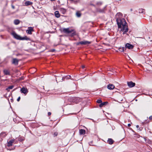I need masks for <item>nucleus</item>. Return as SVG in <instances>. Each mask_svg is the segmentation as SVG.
<instances>
[{
  "mask_svg": "<svg viewBox=\"0 0 152 152\" xmlns=\"http://www.w3.org/2000/svg\"><path fill=\"white\" fill-rule=\"evenodd\" d=\"M122 17V14L120 12L117 13L115 15L118 28L121 29L120 31L123 32V34H124L128 31V29L125 20L121 18Z\"/></svg>",
  "mask_w": 152,
  "mask_h": 152,
  "instance_id": "nucleus-1",
  "label": "nucleus"
},
{
  "mask_svg": "<svg viewBox=\"0 0 152 152\" xmlns=\"http://www.w3.org/2000/svg\"><path fill=\"white\" fill-rule=\"evenodd\" d=\"M63 32L66 34H69L72 33L73 31V30L72 29H70L69 28H64L63 30Z\"/></svg>",
  "mask_w": 152,
  "mask_h": 152,
  "instance_id": "nucleus-2",
  "label": "nucleus"
},
{
  "mask_svg": "<svg viewBox=\"0 0 152 152\" xmlns=\"http://www.w3.org/2000/svg\"><path fill=\"white\" fill-rule=\"evenodd\" d=\"M20 91L21 93H23L25 95H26L28 92L27 88L24 87L21 89Z\"/></svg>",
  "mask_w": 152,
  "mask_h": 152,
  "instance_id": "nucleus-3",
  "label": "nucleus"
},
{
  "mask_svg": "<svg viewBox=\"0 0 152 152\" xmlns=\"http://www.w3.org/2000/svg\"><path fill=\"white\" fill-rule=\"evenodd\" d=\"M12 34L15 38L17 39L20 40V39L21 38V37L20 36L18 35L15 32H13Z\"/></svg>",
  "mask_w": 152,
  "mask_h": 152,
  "instance_id": "nucleus-4",
  "label": "nucleus"
},
{
  "mask_svg": "<svg viewBox=\"0 0 152 152\" xmlns=\"http://www.w3.org/2000/svg\"><path fill=\"white\" fill-rule=\"evenodd\" d=\"M34 31L33 28L30 27L28 28V29L26 30V32L27 33L30 34H32V32L33 31Z\"/></svg>",
  "mask_w": 152,
  "mask_h": 152,
  "instance_id": "nucleus-5",
  "label": "nucleus"
},
{
  "mask_svg": "<svg viewBox=\"0 0 152 152\" xmlns=\"http://www.w3.org/2000/svg\"><path fill=\"white\" fill-rule=\"evenodd\" d=\"M127 83L128 86L130 88L133 87L135 85V83L133 82L132 81L127 82Z\"/></svg>",
  "mask_w": 152,
  "mask_h": 152,
  "instance_id": "nucleus-6",
  "label": "nucleus"
},
{
  "mask_svg": "<svg viewBox=\"0 0 152 152\" xmlns=\"http://www.w3.org/2000/svg\"><path fill=\"white\" fill-rule=\"evenodd\" d=\"M134 47V46L132 45H131L129 43H126L125 45V48H128L129 49H132Z\"/></svg>",
  "mask_w": 152,
  "mask_h": 152,
  "instance_id": "nucleus-7",
  "label": "nucleus"
},
{
  "mask_svg": "<svg viewBox=\"0 0 152 152\" xmlns=\"http://www.w3.org/2000/svg\"><path fill=\"white\" fill-rule=\"evenodd\" d=\"M90 43V42L87 41H81L79 42L78 43V45H79V44H80L81 45H87L89 44Z\"/></svg>",
  "mask_w": 152,
  "mask_h": 152,
  "instance_id": "nucleus-8",
  "label": "nucleus"
},
{
  "mask_svg": "<svg viewBox=\"0 0 152 152\" xmlns=\"http://www.w3.org/2000/svg\"><path fill=\"white\" fill-rule=\"evenodd\" d=\"M19 60L17 58H13L12 59V63L15 65H17L18 64Z\"/></svg>",
  "mask_w": 152,
  "mask_h": 152,
  "instance_id": "nucleus-9",
  "label": "nucleus"
},
{
  "mask_svg": "<svg viewBox=\"0 0 152 152\" xmlns=\"http://www.w3.org/2000/svg\"><path fill=\"white\" fill-rule=\"evenodd\" d=\"M107 88L109 89L112 90L115 88V86L113 84H109L107 86Z\"/></svg>",
  "mask_w": 152,
  "mask_h": 152,
  "instance_id": "nucleus-10",
  "label": "nucleus"
},
{
  "mask_svg": "<svg viewBox=\"0 0 152 152\" xmlns=\"http://www.w3.org/2000/svg\"><path fill=\"white\" fill-rule=\"evenodd\" d=\"M14 140H11L8 142L7 146L9 147L12 146V145L13 143L14 142Z\"/></svg>",
  "mask_w": 152,
  "mask_h": 152,
  "instance_id": "nucleus-11",
  "label": "nucleus"
},
{
  "mask_svg": "<svg viewBox=\"0 0 152 152\" xmlns=\"http://www.w3.org/2000/svg\"><path fill=\"white\" fill-rule=\"evenodd\" d=\"M7 134L5 132H2L0 134V137L1 138H4L6 136Z\"/></svg>",
  "mask_w": 152,
  "mask_h": 152,
  "instance_id": "nucleus-12",
  "label": "nucleus"
},
{
  "mask_svg": "<svg viewBox=\"0 0 152 152\" xmlns=\"http://www.w3.org/2000/svg\"><path fill=\"white\" fill-rule=\"evenodd\" d=\"M55 15L56 17L57 18H59L60 16V15L58 11H56L55 12Z\"/></svg>",
  "mask_w": 152,
  "mask_h": 152,
  "instance_id": "nucleus-13",
  "label": "nucleus"
},
{
  "mask_svg": "<svg viewBox=\"0 0 152 152\" xmlns=\"http://www.w3.org/2000/svg\"><path fill=\"white\" fill-rule=\"evenodd\" d=\"M60 10L63 14H64L66 12V10L63 8H60Z\"/></svg>",
  "mask_w": 152,
  "mask_h": 152,
  "instance_id": "nucleus-14",
  "label": "nucleus"
},
{
  "mask_svg": "<svg viewBox=\"0 0 152 152\" xmlns=\"http://www.w3.org/2000/svg\"><path fill=\"white\" fill-rule=\"evenodd\" d=\"M3 71L4 75H10V72L8 70L4 69Z\"/></svg>",
  "mask_w": 152,
  "mask_h": 152,
  "instance_id": "nucleus-15",
  "label": "nucleus"
},
{
  "mask_svg": "<svg viewBox=\"0 0 152 152\" xmlns=\"http://www.w3.org/2000/svg\"><path fill=\"white\" fill-rule=\"evenodd\" d=\"M108 142L110 144H112L114 142V141L113 140V139H108V140H107Z\"/></svg>",
  "mask_w": 152,
  "mask_h": 152,
  "instance_id": "nucleus-16",
  "label": "nucleus"
},
{
  "mask_svg": "<svg viewBox=\"0 0 152 152\" xmlns=\"http://www.w3.org/2000/svg\"><path fill=\"white\" fill-rule=\"evenodd\" d=\"M32 4V3L29 1H27L25 3V5L26 6H28Z\"/></svg>",
  "mask_w": 152,
  "mask_h": 152,
  "instance_id": "nucleus-17",
  "label": "nucleus"
},
{
  "mask_svg": "<svg viewBox=\"0 0 152 152\" xmlns=\"http://www.w3.org/2000/svg\"><path fill=\"white\" fill-rule=\"evenodd\" d=\"M14 87V86L13 85L9 86L7 88H6V90L8 91H9L10 90L12 89Z\"/></svg>",
  "mask_w": 152,
  "mask_h": 152,
  "instance_id": "nucleus-18",
  "label": "nucleus"
},
{
  "mask_svg": "<svg viewBox=\"0 0 152 152\" xmlns=\"http://www.w3.org/2000/svg\"><path fill=\"white\" fill-rule=\"evenodd\" d=\"M86 132L85 130L84 129H81L80 130V133L81 134H84Z\"/></svg>",
  "mask_w": 152,
  "mask_h": 152,
  "instance_id": "nucleus-19",
  "label": "nucleus"
},
{
  "mask_svg": "<svg viewBox=\"0 0 152 152\" xmlns=\"http://www.w3.org/2000/svg\"><path fill=\"white\" fill-rule=\"evenodd\" d=\"M29 40V38L27 37L26 36H25L24 37H21V38L20 39V40Z\"/></svg>",
  "mask_w": 152,
  "mask_h": 152,
  "instance_id": "nucleus-20",
  "label": "nucleus"
},
{
  "mask_svg": "<svg viewBox=\"0 0 152 152\" xmlns=\"http://www.w3.org/2000/svg\"><path fill=\"white\" fill-rule=\"evenodd\" d=\"M71 78V76L70 75L67 76L66 77H63L62 79V80H64L65 79H70Z\"/></svg>",
  "mask_w": 152,
  "mask_h": 152,
  "instance_id": "nucleus-21",
  "label": "nucleus"
},
{
  "mask_svg": "<svg viewBox=\"0 0 152 152\" xmlns=\"http://www.w3.org/2000/svg\"><path fill=\"white\" fill-rule=\"evenodd\" d=\"M108 103V102H104L103 103H101L99 105V106L100 107H102V106L104 105H106Z\"/></svg>",
  "mask_w": 152,
  "mask_h": 152,
  "instance_id": "nucleus-22",
  "label": "nucleus"
},
{
  "mask_svg": "<svg viewBox=\"0 0 152 152\" xmlns=\"http://www.w3.org/2000/svg\"><path fill=\"white\" fill-rule=\"evenodd\" d=\"M20 23V21L18 20H15L14 21V23L15 25H18Z\"/></svg>",
  "mask_w": 152,
  "mask_h": 152,
  "instance_id": "nucleus-23",
  "label": "nucleus"
},
{
  "mask_svg": "<svg viewBox=\"0 0 152 152\" xmlns=\"http://www.w3.org/2000/svg\"><path fill=\"white\" fill-rule=\"evenodd\" d=\"M76 15L77 17H79L81 16V14L79 12H77L76 13Z\"/></svg>",
  "mask_w": 152,
  "mask_h": 152,
  "instance_id": "nucleus-24",
  "label": "nucleus"
},
{
  "mask_svg": "<svg viewBox=\"0 0 152 152\" xmlns=\"http://www.w3.org/2000/svg\"><path fill=\"white\" fill-rule=\"evenodd\" d=\"M119 50L121 52H123L124 51V47H121L119 48Z\"/></svg>",
  "mask_w": 152,
  "mask_h": 152,
  "instance_id": "nucleus-25",
  "label": "nucleus"
},
{
  "mask_svg": "<svg viewBox=\"0 0 152 152\" xmlns=\"http://www.w3.org/2000/svg\"><path fill=\"white\" fill-rule=\"evenodd\" d=\"M73 99H74V100L72 101V102H75L76 103H77V101L76 102L75 101L78 99H79V98L77 97H74L73 98Z\"/></svg>",
  "mask_w": 152,
  "mask_h": 152,
  "instance_id": "nucleus-26",
  "label": "nucleus"
},
{
  "mask_svg": "<svg viewBox=\"0 0 152 152\" xmlns=\"http://www.w3.org/2000/svg\"><path fill=\"white\" fill-rule=\"evenodd\" d=\"M96 102L98 103H102V101L100 99H98V100H97V101H96Z\"/></svg>",
  "mask_w": 152,
  "mask_h": 152,
  "instance_id": "nucleus-27",
  "label": "nucleus"
},
{
  "mask_svg": "<svg viewBox=\"0 0 152 152\" xmlns=\"http://www.w3.org/2000/svg\"><path fill=\"white\" fill-rule=\"evenodd\" d=\"M58 134V133L57 132H55L54 134V136H56Z\"/></svg>",
  "mask_w": 152,
  "mask_h": 152,
  "instance_id": "nucleus-28",
  "label": "nucleus"
},
{
  "mask_svg": "<svg viewBox=\"0 0 152 152\" xmlns=\"http://www.w3.org/2000/svg\"><path fill=\"white\" fill-rule=\"evenodd\" d=\"M118 100H119V101H118V102H119V101H122L123 99L122 98H119L118 99Z\"/></svg>",
  "mask_w": 152,
  "mask_h": 152,
  "instance_id": "nucleus-29",
  "label": "nucleus"
},
{
  "mask_svg": "<svg viewBox=\"0 0 152 152\" xmlns=\"http://www.w3.org/2000/svg\"><path fill=\"white\" fill-rule=\"evenodd\" d=\"M102 4L101 2H98L97 3V4L98 5H100Z\"/></svg>",
  "mask_w": 152,
  "mask_h": 152,
  "instance_id": "nucleus-30",
  "label": "nucleus"
},
{
  "mask_svg": "<svg viewBox=\"0 0 152 152\" xmlns=\"http://www.w3.org/2000/svg\"><path fill=\"white\" fill-rule=\"evenodd\" d=\"M20 96L17 99V101L19 102L20 100Z\"/></svg>",
  "mask_w": 152,
  "mask_h": 152,
  "instance_id": "nucleus-31",
  "label": "nucleus"
},
{
  "mask_svg": "<svg viewBox=\"0 0 152 152\" xmlns=\"http://www.w3.org/2000/svg\"><path fill=\"white\" fill-rule=\"evenodd\" d=\"M51 113L50 112H49L48 113V116H50L51 115Z\"/></svg>",
  "mask_w": 152,
  "mask_h": 152,
  "instance_id": "nucleus-32",
  "label": "nucleus"
},
{
  "mask_svg": "<svg viewBox=\"0 0 152 152\" xmlns=\"http://www.w3.org/2000/svg\"><path fill=\"white\" fill-rule=\"evenodd\" d=\"M150 119H152V116H151L149 118Z\"/></svg>",
  "mask_w": 152,
  "mask_h": 152,
  "instance_id": "nucleus-33",
  "label": "nucleus"
},
{
  "mask_svg": "<svg viewBox=\"0 0 152 152\" xmlns=\"http://www.w3.org/2000/svg\"><path fill=\"white\" fill-rule=\"evenodd\" d=\"M85 67V66H84V65H83V66H82V68H84Z\"/></svg>",
  "mask_w": 152,
  "mask_h": 152,
  "instance_id": "nucleus-34",
  "label": "nucleus"
},
{
  "mask_svg": "<svg viewBox=\"0 0 152 152\" xmlns=\"http://www.w3.org/2000/svg\"><path fill=\"white\" fill-rule=\"evenodd\" d=\"M128 126L129 127L130 126H131V124H128Z\"/></svg>",
  "mask_w": 152,
  "mask_h": 152,
  "instance_id": "nucleus-35",
  "label": "nucleus"
},
{
  "mask_svg": "<svg viewBox=\"0 0 152 152\" xmlns=\"http://www.w3.org/2000/svg\"><path fill=\"white\" fill-rule=\"evenodd\" d=\"M55 50V49H52L51 51L52 52H54Z\"/></svg>",
  "mask_w": 152,
  "mask_h": 152,
  "instance_id": "nucleus-36",
  "label": "nucleus"
},
{
  "mask_svg": "<svg viewBox=\"0 0 152 152\" xmlns=\"http://www.w3.org/2000/svg\"><path fill=\"white\" fill-rule=\"evenodd\" d=\"M12 7L13 9L15 8V7L14 6H12Z\"/></svg>",
  "mask_w": 152,
  "mask_h": 152,
  "instance_id": "nucleus-37",
  "label": "nucleus"
},
{
  "mask_svg": "<svg viewBox=\"0 0 152 152\" xmlns=\"http://www.w3.org/2000/svg\"><path fill=\"white\" fill-rule=\"evenodd\" d=\"M136 127L137 128H138L139 127V126L138 125H137L136 126Z\"/></svg>",
  "mask_w": 152,
  "mask_h": 152,
  "instance_id": "nucleus-38",
  "label": "nucleus"
},
{
  "mask_svg": "<svg viewBox=\"0 0 152 152\" xmlns=\"http://www.w3.org/2000/svg\"><path fill=\"white\" fill-rule=\"evenodd\" d=\"M16 89H17V88H15V89H14L13 91H15Z\"/></svg>",
  "mask_w": 152,
  "mask_h": 152,
  "instance_id": "nucleus-39",
  "label": "nucleus"
}]
</instances>
